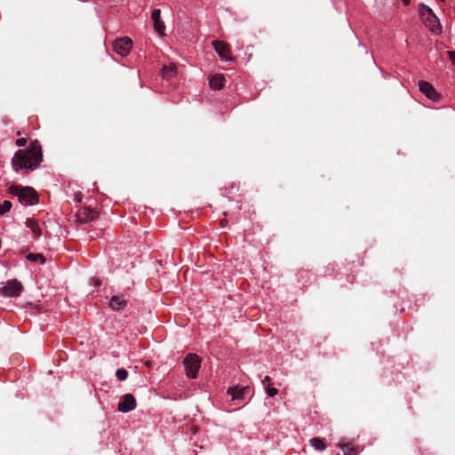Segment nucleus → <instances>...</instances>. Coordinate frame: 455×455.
I'll list each match as a JSON object with an SVG mask.
<instances>
[{
	"instance_id": "nucleus-11",
	"label": "nucleus",
	"mask_w": 455,
	"mask_h": 455,
	"mask_svg": "<svg viewBox=\"0 0 455 455\" xmlns=\"http://www.w3.org/2000/svg\"><path fill=\"white\" fill-rule=\"evenodd\" d=\"M226 79L222 74H215L209 79L210 87L213 90H220L225 86Z\"/></svg>"
},
{
	"instance_id": "nucleus-27",
	"label": "nucleus",
	"mask_w": 455,
	"mask_h": 455,
	"mask_svg": "<svg viewBox=\"0 0 455 455\" xmlns=\"http://www.w3.org/2000/svg\"><path fill=\"white\" fill-rule=\"evenodd\" d=\"M95 283H96V285H100V284H101V282L100 280H96Z\"/></svg>"
},
{
	"instance_id": "nucleus-19",
	"label": "nucleus",
	"mask_w": 455,
	"mask_h": 455,
	"mask_svg": "<svg viewBox=\"0 0 455 455\" xmlns=\"http://www.w3.org/2000/svg\"><path fill=\"white\" fill-rule=\"evenodd\" d=\"M27 259L30 262H36L40 260L42 264L45 262L44 256L39 253H28L27 255Z\"/></svg>"
},
{
	"instance_id": "nucleus-9",
	"label": "nucleus",
	"mask_w": 455,
	"mask_h": 455,
	"mask_svg": "<svg viewBox=\"0 0 455 455\" xmlns=\"http://www.w3.org/2000/svg\"><path fill=\"white\" fill-rule=\"evenodd\" d=\"M213 48L222 60L228 61L231 60L230 51L226 43L220 41L212 42Z\"/></svg>"
},
{
	"instance_id": "nucleus-3",
	"label": "nucleus",
	"mask_w": 455,
	"mask_h": 455,
	"mask_svg": "<svg viewBox=\"0 0 455 455\" xmlns=\"http://www.w3.org/2000/svg\"><path fill=\"white\" fill-rule=\"evenodd\" d=\"M8 191L18 196L20 203L24 206H32L38 203L37 194L31 187L20 188L12 185L9 187Z\"/></svg>"
},
{
	"instance_id": "nucleus-24",
	"label": "nucleus",
	"mask_w": 455,
	"mask_h": 455,
	"mask_svg": "<svg viewBox=\"0 0 455 455\" xmlns=\"http://www.w3.org/2000/svg\"><path fill=\"white\" fill-rule=\"evenodd\" d=\"M448 55H449V59L451 61V63L453 65H455V52L453 51H449L448 52Z\"/></svg>"
},
{
	"instance_id": "nucleus-25",
	"label": "nucleus",
	"mask_w": 455,
	"mask_h": 455,
	"mask_svg": "<svg viewBox=\"0 0 455 455\" xmlns=\"http://www.w3.org/2000/svg\"><path fill=\"white\" fill-rule=\"evenodd\" d=\"M75 200L77 202V203H80L82 201V194L81 193H76L75 194Z\"/></svg>"
},
{
	"instance_id": "nucleus-14",
	"label": "nucleus",
	"mask_w": 455,
	"mask_h": 455,
	"mask_svg": "<svg viewBox=\"0 0 455 455\" xmlns=\"http://www.w3.org/2000/svg\"><path fill=\"white\" fill-rule=\"evenodd\" d=\"M25 226L27 228L30 229L33 232V236L37 238L41 235V229L38 226V223L33 219H27L25 221Z\"/></svg>"
},
{
	"instance_id": "nucleus-7",
	"label": "nucleus",
	"mask_w": 455,
	"mask_h": 455,
	"mask_svg": "<svg viewBox=\"0 0 455 455\" xmlns=\"http://www.w3.org/2000/svg\"><path fill=\"white\" fill-rule=\"evenodd\" d=\"M419 91L426 95V97L431 100L434 102H436L440 100V94L435 91L433 85L425 81H420L419 83Z\"/></svg>"
},
{
	"instance_id": "nucleus-20",
	"label": "nucleus",
	"mask_w": 455,
	"mask_h": 455,
	"mask_svg": "<svg viewBox=\"0 0 455 455\" xmlns=\"http://www.w3.org/2000/svg\"><path fill=\"white\" fill-rule=\"evenodd\" d=\"M116 376L118 380L120 381H124L127 379L128 377V371L126 369L124 368H119L116 370Z\"/></svg>"
},
{
	"instance_id": "nucleus-2",
	"label": "nucleus",
	"mask_w": 455,
	"mask_h": 455,
	"mask_svg": "<svg viewBox=\"0 0 455 455\" xmlns=\"http://www.w3.org/2000/svg\"><path fill=\"white\" fill-rule=\"evenodd\" d=\"M419 15L421 21L430 31L435 34L442 33L440 20L429 6L420 3L419 4Z\"/></svg>"
},
{
	"instance_id": "nucleus-13",
	"label": "nucleus",
	"mask_w": 455,
	"mask_h": 455,
	"mask_svg": "<svg viewBox=\"0 0 455 455\" xmlns=\"http://www.w3.org/2000/svg\"><path fill=\"white\" fill-rule=\"evenodd\" d=\"M126 306V301L122 299L120 296L114 295L111 297L109 301V307L113 310H119L121 308H124Z\"/></svg>"
},
{
	"instance_id": "nucleus-5",
	"label": "nucleus",
	"mask_w": 455,
	"mask_h": 455,
	"mask_svg": "<svg viewBox=\"0 0 455 455\" xmlns=\"http://www.w3.org/2000/svg\"><path fill=\"white\" fill-rule=\"evenodd\" d=\"M21 291L22 285L16 279L2 283V287H0V293L5 297H18Z\"/></svg>"
},
{
	"instance_id": "nucleus-12",
	"label": "nucleus",
	"mask_w": 455,
	"mask_h": 455,
	"mask_svg": "<svg viewBox=\"0 0 455 455\" xmlns=\"http://www.w3.org/2000/svg\"><path fill=\"white\" fill-rule=\"evenodd\" d=\"M261 384L265 392L267 394L269 397H273L278 393L277 389L272 387L270 377L265 376V378L261 381Z\"/></svg>"
},
{
	"instance_id": "nucleus-18",
	"label": "nucleus",
	"mask_w": 455,
	"mask_h": 455,
	"mask_svg": "<svg viewBox=\"0 0 455 455\" xmlns=\"http://www.w3.org/2000/svg\"><path fill=\"white\" fill-rule=\"evenodd\" d=\"M153 22H154V28H155V30L160 36H164V30H165L164 22L162 20H153Z\"/></svg>"
},
{
	"instance_id": "nucleus-4",
	"label": "nucleus",
	"mask_w": 455,
	"mask_h": 455,
	"mask_svg": "<svg viewBox=\"0 0 455 455\" xmlns=\"http://www.w3.org/2000/svg\"><path fill=\"white\" fill-rule=\"evenodd\" d=\"M186 375L190 379H196L201 367V358L196 354H188L183 361Z\"/></svg>"
},
{
	"instance_id": "nucleus-6",
	"label": "nucleus",
	"mask_w": 455,
	"mask_h": 455,
	"mask_svg": "<svg viewBox=\"0 0 455 455\" xmlns=\"http://www.w3.org/2000/svg\"><path fill=\"white\" fill-rule=\"evenodd\" d=\"M132 47V41L127 36L116 39L113 43L114 51L122 57L127 56L131 52Z\"/></svg>"
},
{
	"instance_id": "nucleus-16",
	"label": "nucleus",
	"mask_w": 455,
	"mask_h": 455,
	"mask_svg": "<svg viewBox=\"0 0 455 455\" xmlns=\"http://www.w3.org/2000/svg\"><path fill=\"white\" fill-rule=\"evenodd\" d=\"M339 448L346 455H354L356 453L355 446L352 443H339Z\"/></svg>"
},
{
	"instance_id": "nucleus-26",
	"label": "nucleus",
	"mask_w": 455,
	"mask_h": 455,
	"mask_svg": "<svg viewBox=\"0 0 455 455\" xmlns=\"http://www.w3.org/2000/svg\"><path fill=\"white\" fill-rule=\"evenodd\" d=\"M403 3L405 4V5H408L410 4V1L411 0H402Z\"/></svg>"
},
{
	"instance_id": "nucleus-1",
	"label": "nucleus",
	"mask_w": 455,
	"mask_h": 455,
	"mask_svg": "<svg viewBox=\"0 0 455 455\" xmlns=\"http://www.w3.org/2000/svg\"><path fill=\"white\" fill-rule=\"evenodd\" d=\"M43 154L40 144L37 140L32 141L26 149L19 150L12 160L14 171L26 169L34 171L42 162Z\"/></svg>"
},
{
	"instance_id": "nucleus-10",
	"label": "nucleus",
	"mask_w": 455,
	"mask_h": 455,
	"mask_svg": "<svg viewBox=\"0 0 455 455\" xmlns=\"http://www.w3.org/2000/svg\"><path fill=\"white\" fill-rule=\"evenodd\" d=\"M249 391L248 387H240L238 386L229 387L228 394L231 396L232 401H243L244 400V395Z\"/></svg>"
},
{
	"instance_id": "nucleus-15",
	"label": "nucleus",
	"mask_w": 455,
	"mask_h": 455,
	"mask_svg": "<svg viewBox=\"0 0 455 455\" xmlns=\"http://www.w3.org/2000/svg\"><path fill=\"white\" fill-rule=\"evenodd\" d=\"M163 77L165 79L172 78L176 73V67L173 64H170L169 66H164L163 68Z\"/></svg>"
},
{
	"instance_id": "nucleus-8",
	"label": "nucleus",
	"mask_w": 455,
	"mask_h": 455,
	"mask_svg": "<svg viewBox=\"0 0 455 455\" xmlns=\"http://www.w3.org/2000/svg\"><path fill=\"white\" fill-rule=\"evenodd\" d=\"M136 407V401L132 394L124 395L118 403V411L123 413H127Z\"/></svg>"
},
{
	"instance_id": "nucleus-21",
	"label": "nucleus",
	"mask_w": 455,
	"mask_h": 455,
	"mask_svg": "<svg viewBox=\"0 0 455 455\" xmlns=\"http://www.w3.org/2000/svg\"><path fill=\"white\" fill-rule=\"evenodd\" d=\"M12 208V203L8 200L4 201L0 204V215H4L10 211Z\"/></svg>"
},
{
	"instance_id": "nucleus-17",
	"label": "nucleus",
	"mask_w": 455,
	"mask_h": 455,
	"mask_svg": "<svg viewBox=\"0 0 455 455\" xmlns=\"http://www.w3.org/2000/svg\"><path fill=\"white\" fill-rule=\"evenodd\" d=\"M312 447H314L316 451H324L326 448V445L324 444L323 441L319 437H313L309 441Z\"/></svg>"
},
{
	"instance_id": "nucleus-22",
	"label": "nucleus",
	"mask_w": 455,
	"mask_h": 455,
	"mask_svg": "<svg viewBox=\"0 0 455 455\" xmlns=\"http://www.w3.org/2000/svg\"><path fill=\"white\" fill-rule=\"evenodd\" d=\"M160 14L161 11L159 9H155L151 14L152 20H161Z\"/></svg>"
},
{
	"instance_id": "nucleus-23",
	"label": "nucleus",
	"mask_w": 455,
	"mask_h": 455,
	"mask_svg": "<svg viewBox=\"0 0 455 455\" xmlns=\"http://www.w3.org/2000/svg\"><path fill=\"white\" fill-rule=\"evenodd\" d=\"M27 140L25 138H20L16 140V145L18 147H24L26 145Z\"/></svg>"
}]
</instances>
